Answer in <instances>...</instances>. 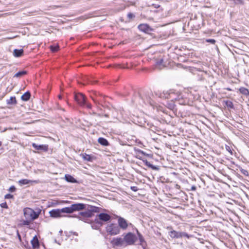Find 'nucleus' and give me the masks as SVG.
Here are the masks:
<instances>
[{"instance_id": "1", "label": "nucleus", "mask_w": 249, "mask_h": 249, "mask_svg": "<svg viewBox=\"0 0 249 249\" xmlns=\"http://www.w3.org/2000/svg\"><path fill=\"white\" fill-rule=\"evenodd\" d=\"M137 233L138 237L134 233L131 232H129L124 235V241L125 242L126 247L135 245L138 240V238L140 241V244L142 245V243L144 241L142 235L137 230Z\"/></svg>"}, {"instance_id": "2", "label": "nucleus", "mask_w": 249, "mask_h": 249, "mask_svg": "<svg viewBox=\"0 0 249 249\" xmlns=\"http://www.w3.org/2000/svg\"><path fill=\"white\" fill-rule=\"evenodd\" d=\"M24 216L25 219L34 220L38 218L39 213L36 212L33 209L26 208L23 210Z\"/></svg>"}, {"instance_id": "3", "label": "nucleus", "mask_w": 249, "mask_h": 249, "mask_svg": "<svg viewBox=\"0 0 249 249\" xmlns=\"http://www.w3.org/2000/svg\"><path fill=\"white\" fill-rule=\"evenodd\" d=\"M106 231L110 235H116L120 233V229L118 226L113 223L108 224L107 226Z\"/></svg>"}, {"instance_id": "4", "label": "nucleus", "mask_w": 249, "mask_h": 249, "mask_svg": "<svg viewBox=\"0 0 249 249\" xmlns=\"http://www.w3.org/2000/svg\"><path fill=\"white\" fill-rule=\"evenodd\" d=\"M169 235L172 238H180L183 237L189 238L190 237V235L186 232L177 231L175 230L169 231Z\"/></svg>"}, {"instance_id": "5", "label": "nucleus", "mask_w": 249, "mask_h": 249, "mask_svg": "<svg viewBox=\"0 0 249 249\" xmlns=\"http://www.w3.org/2000/svg\"><path fill=\"white\" fill-rule=\"evenodd\" d=\"M111 244L113 247H125L126 245L124 241V238L115 237L111 241Z\"/></svg>"}, {"instance_id": "6", "label": "nucleus", "mask_w": 249, "mask_h": 249, "mask_svg": "<svg viewBox=\"0 0 249 249\" xmlns=\"http://www.w3.org/2000/svg\"><path fill=\"white\" fill-rule=\"evenodd\" d=\"M118 227L120 229L125 230L129 225H131V223H129L126 220L121 216H117Z\"/></svg>"}, {"instance_id": "7", "label": "nucleus", "mask_w": 249, "mask_h": 249, "mask_svg": "<svg viewBox=\"0 0 249 249\" xmlns=\"http://www.w3.org/2000/svg\"><path fill=\"white\" fill-rule=\"evenodd\" d=\"M75 101L80 106H84L86 105V98L82 93L75 94L74 96Z\"/></svg>"}, {"instance_id": "8", "label": "nucleus", "mask_w": 249, "mask_h": 249, "mask_svg": "<svg viewBox=\"0 0 249 249\" xmlns=\"http://www.w3.org/2000/svg\"><path fill=\"white\" fill-rule=\"evenodd\" d=\"M50 215L51 217L54 218L60 217L63 216L61 209H53L49 212Z\"/></svg>"}, {"instance_id": "9", "label": "nucleus", "mask_w": 249, "mask_h": 249, "mask_svg": "<svg viewBox=\"0 0 249 249\" xmlns=\"http://www.w3.org/2000/svg\"><path fill=\"white\" fill-rule=\"evenodd\" d=\"M73 212L79 211L86 208V205L83 203H75L71 205Z\"/></svg>"}, {"instance_id": "10", "label": "nucleus", "mask_w": 249, "mask_h": 249, "mask_svg": "<svg viewBox=\"0 0 249 249\" xmlns=\"http://www.w3.org/2000/svg\"><path fill=\"white\" fill-rule=\"evenodd\" d=\"M92 216V214H91V213L89 212L88 210L85 212L80 213L78 218L80 220L85 221V218L91 217Z\"/></svg>"}, {"instance_id": "11", "label": "nucleus", "mask_w": 249, "mask_h": 249, "mask_svg": "<svg viewBox=\"0 0 249 249\" xmlns=\"http://www.w3.org/2000/svg\"><path fill=\"white\" fill-rule=\"evenodd\" d=\"M139 29L145 33L151 32L152 29L147 24H141L138 26Z\"/></svg>"}, {"instance_id": "12", "label": "nucleus", "mask_w": 249, "mask_h": 249, "mask_svg": "<svg viewBox=\"0 0 249 249\" xmlns=\"http://www.w3.org/2000/svg\"><path fill=\"white\" fill-rule=\"evenodd\" d=\"M98 217L100 220L104 222L108 221L111 219V216L106 213H101L98 215Z\"/></svg>"}, {"instance_id": "13", "label": "nucleus", "mask_w": 249, "mask_h": 249, "mask_svg": "<svg viewBox=\"0 0 249 249\" xmlns=\"http://www.w3.org/2000/svg\"><path fill=\"white\" fill-rule=\"evenodd\" d=\"M32 146L36 150H42L45 151H47L48 148V145L45 144L38 145L36 143H33L32 144Z\"/></svg>"}, {"instance_id": "14", "label": "nucleus", "mask_w": 249, "mask_h": 249, "mask_svg": "<svg viewBox=\"0 0 249 249\" xmlns=\"http://www.w3.org/2000/svg\"><path fill=\"white\" fill-rule=\"evenodd\" d=\"M35 182L37 183V181L36 180H31L27 179H22L18 180V183L20 186L24 185H27L30 183Z\"/></svg>"}, {"instance_id": "15", "label": "nucleus", "mask_w": 249, "mask_h": 249, "mask_svg": "<svg viewBox=\"0 0 249 249\" xmlns=\"http://www.w3.org/2000/svg\"><path fill=\"white\" fill-rule=\"evenodd\" d=\"M23 53V49H15L13 52V55L15 57H18L21 56Z\"/></svg>"}, {"instance_id": "16", "label": "nucleus", "mask_w": 249, "mask_h": 249, "mask_svg": "<svg viewBox=\"0 0 249 249\" xmlns=\"http://www.w3.org/2000/svg\"><path fill=\"white\" fill-rule=\"evenodd\" d=\"M72 208V206L71 205L70 207H65L61 209V212L62 213H71L73 212Z\"/></svg>"}, {"instance_id": "17", "label": "nucleus", "mask_w": 249, "mask_h": 249, "mask_svg": "<svg viewBox=\"0 0 249 249\" xmlns=\"http://www.w3.org/2000/svg\"><path fill=\"white\" fill-rule=\"evenodd\" d=\"M99 210L100 208L97 207L90 206L89 209H88V211L91 213V214H92V216H93V213L99 212Z\"/></svg>"}, {"instance_id": "18", "label": "nucleus", "mask_w": 249, "mask_h": 249, "mask_svg": "<svg viewBox=\"0 0 249 249\" xmlns=\"http://www.w3.org/2000/svg\"><path fill=\"white\" fill-rule=\"evenodd\" d=\"M99 210L100 208L97 207L90 206L89 209H88V211L91 213V214H92V216H93V213L99 212Z\"/></svg>"}, {"instance_id": "19", "label": "nucleus", "mask_w": 249, "mask_h": 249, "mask_svg": "<svg viewBox=\"0 0 249 249\" xmlns=\"http://www.w3.org/2000/svg\"><path fill=\"white\" fill-rule=\"evenodd\" d=\"M65 179L69 182L75 183L76 182V180L72 177L71 175L67 174L65 176Z\"/></svg>"}, {"instance_id": "20", "label": "nucleus", "mask_w": 249, "mask_h": 249, "mask_svg": "<svg viewBox=\"0 0 249 249\" xmlns=\"http://www.w3.org/2000/svg\"><path fill=\"white\" fill-rule=\"evenodd\" d=\"M176 93L174 91H171L169 93V98H171L172 100H175L176 101H178L179 100L180 95H178L177 97H175Z\"/></svg>"}, {"instance_id": "21", "label": "nucleus", "mask_w": 249, "mask_h": 249, "mask_svg": "<svg viewBox=\"0 0 249 249\" xmlns=\"http://www.w3.org/2000/svg\"><path fill=\"white\" fill-rule=\"evenodd\" d=\"M31 96V94L30 92L27 91L25 92L24 94H23L21 97V99L24 101H27L29 100Z\"/></svg>"}, {"instance_id": "22", "label": "nucleus", "mask_w": 249, "mask_h": 249, "mask_svg": "<svg viewBox=\"0 0 249 249\" xmlns=\"http://www.w3.org/2000/svg\"><path fill=\"white\" fill-rule=\"evenodd\" d=\"M98 142L102 145L107 146L108 145L107 141L103 138H99L98 140Z\"/></svg>"}, {"instance_id": "23", "label": "nucleus", "mask_w": 249, "mask_h": 249, "mask_svg": "<svg viewBox=\"0 0 249 249\" xmlns=\"http://www.w3.org/2000/svg\"><path fill=\"white\" fill-rule=\"evenodd\" d=\"M143 162L145 163V164L148 166V167L151 168L152 169L157 170L159 169V168L155 165H152L149 162H148L146 160H143Z\"/></svg>"}, {"instance_id": "24", "label": "nucleus", "mask_w": 249, "mask_h": 249, "mask_svg": "<svg viewBox=\"0 0 249 249\" xmlns=\"http://www.w3.org/2000/svg\"><path fill=\"white\" fill-rule=\"evenodd\" d=\"M223 102L224 103L225 105L227 107L229 108H233V105L231 101H229V100H225Z\"/></svg>"}, {"instance_id": "25", "label": "nucleus", "mask_w": 249, "mask_h": 249, "mask_svg": "<svg viewBox=\"0 0 249 249\" xmlns=\"http://www.w3.org/2000/svg\"><path fill=\"white\" fill-rule=\"evenodd\" d=\"M31 243L32 244V246L33 247L36 248L37 246H38V241L37 238L36 237V236H35L32 240L31 241Z\"/></svg>"}, {"instance_id": "26", "label": "nucleus", "mask_w": 249, "mask_h": 249, "mask_svg": "<svg viewBox=\"0 0 249 249\" xmlns=\"http://www.w3.org/2000/svg\"><path fill=\"white\" fill-rule=\"evenodd\" d=\"M239 91L245 95H248L249 94V91L248 89L242 87L239 89Z\"/></svg>"}, {"instance_id": "27", "label": "nucleus", "mask_w": 249, "mask_h": 249, "mask_svg": "<svg viewBox=\"0 0 249 249\" xmlns=\"http://www.w3.org/2000/svg\"><path fill=\"white\" fill-rule=\"evenodd\" d=\"M82 158L87 161H91L92 157L89 155L84 154L82 155Z\"/></svg>"}, {"instance_id": "28", "label": "nucleus", "mask_w": 249, "mask_h": 249, "mask_svg": "<svg viewBox=\"0 0 249 249\" xmlns=\"http://www.w3.org/2000/svg\"><path fill=\"white\" fill-rule=\"evenodd\" d=\"M26 73V71H19L17 73H16L15 75H14V76L15 77H21L22 76H23V75L25 74Z\"/></svg>"}, {"instance_id": "29", "label": "nucleus", "mask_w": 249, "mask_h": 249, "mask_svg": "<svg viewBox=\"0 0 249 249\" xmlns=\"http://www.w3.org/2000/svg\"><path fill=\"white\" fill-rule=\"evenodd\" d=\"M16 103V99L15 97H11L9 100H7V104H13Z\"/></svg>"}, {"instance_id": "30", "label": "nucleus", "mask_w": 249, "mask_h": 249, "mask_svg": "<svg viewBox=\"0 0 249 249\" xmlns=\"http://www.w3.org/2000/svg\"><path fill=\"white\" fill-rule=\"evenodd\" d=\"M58 45H55V46H51L50 47V48H51V50L52 52H56L57 51V50H58Z\"/></svg>"}, {"instance_id": "31", "label": "nucleus", "mask_w": 249, "mask_h": 249, "mask_svg": "<svg viewBox=\"0 0 249 249\" xmlns=\"http://www.w3.org/2000/svg\"><path fill=\"white\" fill-rule=\"evenodd\" d=\"M32 220H30V219H25V220H23L22 224L24 225H29Z\"/></svg>"}, {"instance_id": "32", "label": "nucleus", "mask_w": 249, "mask_h": 249, "mask_svg": "<svg viewBox=\"0 0 249 249\" xmlns=\"http://www.w3.org/2000/svg\"><path fill=\"white\" fill-rule=\"evenodd\" d=\"M162 63H163V59H162L157 62V65L159 66L160 68H161L162 67H163L164 66L162 65Z\"/></svg>"}, {"instance_id": "33", "label": "nucleus", "mask_w": 249, "mask_h": 249, "mask_svg": "<svg viewBox=\"0 0 249 249\" xmlns=\"http://www.w3.org/2000/svg\"><path fill=\"white\" fill-rule=\"evenodd\" d=\"M206 41L212 44H214L215 42V40L213 39H207L206 40Z\"/></svg>"}, {"instance_id": "34", "label": "nucleus", "mask_w": 249, "mask_h": 249, "mask_svg": "<svg viewBox=\"0 0 249 249\" xmlns=\"http://www.w3.org/2000/svg\"><path fill=\"white\" fill-rule=\"evenodd\" d=\"M16 190V188L14 186H11L9 189V191L13 192Z\"/></svg>"}, {"instance_id": "35", "label": "nucleus", "mask_w": 249, "mask_h": 249, "mask_svg": "<svg viewBox=\"0 0 249 249\" xmlns=\"http://www.w3.org/2000/svg\"><path fill=\"white\" fill-rule=\"evenodd\" d=\"M13 195L11 194H7L5 196V198L6 199L11 198L13 197Z\"/></svg>"}, {"instance_id": "36", "label": "nucleus", "mask_w": 249, "mask_h": 249, "mask_svg": "<svg viewBox=\"0 0 249 249\" xmlns=\"http://www.w3.org/2000/svg\"><path fill=\"white\" fill-rule=\"evenodd\" d=\"M127 17L129 18H132L134 17V15L133 14L129 13L128 14Z\"/></svg>"}, {"instance_id": "37", "label": "nucleus", "mask_w": 249, "mask_h": 249, "mask_svg": "<svg viewBox=\"0 0 249 249\" xmlns=\"http://www.w3.org/2000/svg\"><path fill=\"white\" fill-rule=\"evenodd\" d=\"M226 150L227 151H228L231 153V155H232V152L230 147L229 146H226Z\"/></svg>"}, {"instance_id": "38", "label": "nucleus", "mask_w": 249, "mask_h": 249, "mask_svg": "<svg viewBox=\"0 0 249 249\" xmlns=\"http://www.w3.org/2000/svg\"><path fill=\"white\" fill-rule=\"evenodd\" d=\"M0 206L2 208H7V204L6 203H1L0 204Z\"/></svg>"}, {"instance_id": "39", "label": "nucleus", "mask_w": 249, "mask_h": 249, "mask_svg": "<svg viewBox=\"0 0 249 249\" xmlns=\"http://www.w3.org/2000/svg\"><path fill=\"white\" fill-rule=\"evenodd\" d=\"M17 235H18V238L19 241L21 242V236L20 235L18 231H17Z\"/></svg>"}, {"instance_id": "40", "label": "nucleus", "mask_w": 249, "mask_h": 249, "mask_svg": "<svg viewBox=\"0 0 249 249\" xmlns=\"http://www.w3.org/2000/svg\"><path fill=\"white\" fill-rule=\"evenodd\" d=\"M91 227H92V228L93 229H97L96 226H94L93 224H92V225H91Z\"/></svg>"}, {"instance_id": "41", "label": "nucleus", "mask_w": 249, "mask_h": 249, "mask_svg": "<svg viewBox=\"0 0 249 249\" xmlns=\"http://www.w3.org/2000/svg\"><path fill=\"white\" fill-rule=\"evenodd\" d=\"M86 106H87V107L88 108H90V107H91V105H90V104H87V105H86Z\"/></svg>"}, {"instance_id": "42", "label": "nucleus", "mask_w": 249, "mask_h": 249, "mask_svg": "<svg viewBox=\"0 0 249 249\" xmlns=\"http://www.w3.org/2000/svg\"><path fill=\"white\" fill-rule=\"evenodd\" d=\"M192 190H196V187H195V186H193V187H192Z\"/></svg>"}, {"instance_id": "43", "label": "nucleus", "mask_w": 249, "mask_h": 249, "mask_svg": "<svg viewBox=\"0 0 249 249\" xmlns=\"http://www.w3.org/2000/svg\"><path fill=\"white\" fill-rule=\"evenodd\" d=\"M226 89L229 90V91H231V89L230 88H227Z\"/></svg>"}, {"instance_id": "44", "label": "nucleus", "mask_w": 249, "mask_h": 249, "mask_svg": "<svg viewBox=\"0 0 249 249\" xmlns=\"http://www.w3.org/2000/svg\"><path fill=\"white\" fill-rule=\"evenodd\" d=\"M140 152H141V153H142V154H144V153L143 151H141Z\"/></svg>"}, {"instance_id": "45", "label": "nucleus", "mask_w": 249, "mask_h": 249, "mask_svg": "<svg viewBox=\"0 0 249 249\" xmlns=\"http://www.w3.org/2000/svg\"><path fill=\"white\" fill-rule=\"evenodd\" d=\"M2 142L0 141V146L1 145Z\"/></svg>"}]
</instances>
